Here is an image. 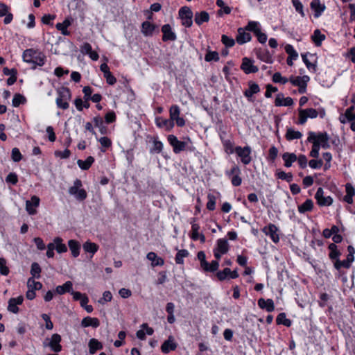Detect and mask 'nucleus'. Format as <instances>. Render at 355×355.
I'll return each mask as SVG.
<instances>
[{
  "label": "nucleus",
  "mask_w": 355,
  "mask_h": 355,
  "mask_svg": "<svg viewBox=\"0 0 355 355\" xmlns=\"http://www.w3.org/2000/svg\"><path fill=\"white\" fill-rule=\"evenodd\" d=\"M81 325L83 327H92L97 328L100 325L99 320L96 318L85 317L82 320Z\"/></svg>",
  "instance_id": "30"
},
{
  "label": "nucleus",
  "mask_w": 355,
  "mask_h": 355,
  "mask_svg": "<svg viewBox=\"0 0 355 355\" xmlns=\"http://www.w3.org/2000/svg\"><path fill=\"white\" fill-rule=\"evenodd\" d=\"M216 3L217 6H218L223 9V11H222V10H218L219 15H221L223 12L227 15H228L231 12V10H232L231 8L227 6H225V2L223 0H217Z\"/></svg>",
  "instance_id": "56"
},
{
  "label": "nucleus",
  "mask_w": 355,
  "mask_h": 355,
  "mask_svg": "<svg viewBox=\"0 0 355 355\" xmlns=\"http://www.w3.org/2000/svg\"><path fill=\"white\" fill-rule=\"evenodd\" d=\"M259 26H260V24L258 21H250L248 23L247 26L245 27V28L248 31H252L254 34H256L261 30Z\"/></svg>",
  "instance_id": "50"
},
{
  "label": "nucleus",
  "mask_w": 355,
  "mask_h": 355,
  "mask_svg": "<svg viewBox=\"0 0 355 355\" xmlns=\"http://www.w3.org/2000/svg\"><path fill=\"white\" fill-rule=\"evenodd\" d=\"M177 348V344L174 342L173 336H169L168 340H165L161 346L162 352L167 354Z\"/></svg>",
  "instance_id": "21"
},
{
  "label": "nucleus",
  "mask_w": 355,
  "mask_h": 355,
  "mask_svg": "<svg viewBox=\"0 0 355 355\" xmlns=\"http://www.w3.org/2000/svg\"><path fill=\"white\" fill-rule=\"evenodd\" d=\"M27 287L28 288L37 291L40 290L42 288V284L39 282L35 281L33 277H30L27 282Z\"/></svg>",
  "instance_id": "54"
},
{
  "label": "nucleus",
  "mask_w": 355,
  "mask_h": 355,
  "mask_svg": "<svg viewBox=\"0 0 355 355\" xmlns=\"http://www.w3.org/2000/svg\"><path fill=\"white\" fill-rule=\"evenodd\" d=\"M156 28V26L148 21H145L141 24V33L146 37L152 36Z\"/></svg>",
  "instance_id": "24"
},
{
  "label": "nucleus",
  "mask_w": 355,
  "mask_h": 355,
  "mask_svg": "<svg viewBox=\"0 0 355 355\" xmlns=\"http://www.w3.org/2000/svg\"><path fill=\"white\" fill-rule=\"evenodd\" d=\"M276 322L277 324H283L287 327H291L292 324V321L290 319L286 318L285 313H280L277 315Z\"/></svg>",
  "instance_id": "45"
},
{
  "label": "nucleus",
  "mask_w": 355,
  "mask_h": 355,
  "mask_svg": "<svg viewBox=\"0 0 355 355\" xmlns=\"http://www.w3.org/2000/svg\"><path fill=\"white\" fill-rule=\"evenodd\" d=\"M230 272L231 270L229 268H225L223 270L217 272L216 277L220 281H223L229 277Z\"/></svg>",
  "instance_id": "64"
},
{
  "label": "nucleus",
  "mask_w": 355,
  "mask_h": 355,
  "mask_svg": "<svg viewBox=\"0 0 355 355\" xmlns=\"http://www.w3.org/2000/svg\"><path fill=\"white\" fill-rule=\"evenodd\" d=\"M276 175L278 179L285 180L287 182H292L293 179V176L291 173H285L283 171H277L276 173Z\"/></svg>",
  "instance_id": "49"
},
{
  "label": "nucleus",
  "mask_w": 355,
  "mask_h": 355,
  "mask_svg": "<svg viewBox=\"0 0 355 355\" xmlns=\"http://www.w3.org/2000/svg\"><path fill=\"white\" fill-rule=\"evenodd\" d=\"M278 228L274 224L270 223L262 229V232L267 236H269L271 240L277 243L279 241V235L277 234Z\"/></svg>",
  "instance_id": "12"
},
{
  "label": "nucleus",
  "mask_w": 355,
  "mask_h": 355,
  "mask_svg": "<svg viewBox=\"0 0 355 355\" xmlns=\"http://www.w3.org/2000/svg\"><path fill=\"white\" fill-rule=\"evenodd\" d=\"M153 147L150 148V154H159L163 150V143L158 140L157 138H154L153 141Z\"/></svg>",
  "instance_id": "43"
},
{
  "label": "nucleus",
  "mask_w": 355,
  "mask_h": 355,
  "mask_svg": "<svg viewBox=\"0 0 355 355\" xmlns=\"http://www.w3.org/2000/svg\"><path fill=\"white\" fill-rule=\"evenodd\" d=\"M256 55H257V57L259 60H261L266 63H272V62H273L272 56L269 53V52L267 49L262 50V49H259L257 50Z\"/></svg>",
  "instance_id": "27"
},
{
  "label": "nucleus",
  "mask_w": 355,
  "mask_h": 355,
  "mask_svg": "<svg viewBox=\"0 0 355 355\" xmlns=\"http://www.w3.org/2000/svg\"><path fill=\"white\" fill-rule=\"evenodd\" d=\"M40 272H41V268L40 265L34 262L31 265V274L32 275V277H36L40 278Z\"/></svg>",
  "instance_id": "59"
},
{
  "label": "nucleus",
  "mask_w": 355,
  "mask_h": 355,
  "mask_svg": "<svg viewBox=\"0 0 355 355\" xmlns=\"http://www.w3.org/2000/svg\"><path fill=\"white\" fill-rule=\"evenodd\" d=\"M352 262H347V258L343 261L337 259L334 263V266L337 270H340L342 267L345 268H349Z\"/></svg>",
  "instance_id": "53"
},
{
  "label": "nucleus",
  "mask_w": 355,
  "mask_h": 355,
  "mask_svg": "<svg viewBox=\"0 0 355 355\" xmlns=\"http://www.w3.org/2000/svg\"><path fill=\"white\" fill-rule=\"evenodd\" d=\"M155 123L157 127L164 128L166 131H171L175 125L174 122L162 117H157L155 119Z\"/></svg>",
  "instance_id": "18"
},
{
  "label": "nucleus",
  "mask_w": 355,
  "mask_h": 355,
  "mask_svg": "<svg viewBox=\"0 0 355 355\" xmlns=\"http://www.w3.org/2000/svg\"><path fill=\"white\" fill-rule=\"evenodd\" d=\"M208 202L207 203V208L210 211H213L216 208V196L212 193H209L207 195Z\"/></svg>",
  "instance_id": "58"
},
{
  "label": "nucleus",
  "mask_w": 355,
  "mask_h": 355,
  "mask_svg": "<svg viewBox=\"0 0 355 355\" xmlns=\"http://www.w3.org/2000/svg\"><path fill=\"white\" fill-rule=\"evenodd\" d=\"M162 32L163 33L162 40L164 42L176 40L177 36L172 31V28L170 24L163 25L162 27Z\"/></svg>",
  "instance_id": "14"
},
{
  "label": "nucleus",
  "mask_w": 355,
  "mask_h": 355,
  "mask_svg": "<svg viewBox=\"0 0 355 355\" xmlns=\"http://www.w3.org/2000/svg\"><path fill=\"white\" fill-rule=\"evenodd\" d=\"M93 122L94 126L99 129L100 132L102 135H106L107 132V128L105 125L103 118L100 116L94 117Z\"/></svg>",
  "instance_id": "33"
},
{
  "label": "nucleus",
  "mask_w": 355,
  "mask_h": 355,
  "mask_svg": "<svg viewBox=\"0 0 355 355\" xmlns=\"http://www.w3.org/2000/svg\"><path fill=\"white\" fill-rule=\"evenodd\" d=\"M23 60L25 62L32 64V69H35L37 66L42 67L45 64L46 56L39 49H28L22 54Z\"/></svg>",
  "instance_id": "1"
},
{
  "label": "nucleus",
  "mask_w": 355,
  "mask_h": 355,
  "mask_svg": "<svg viewBox=\"0 0 355 355\" xmlns=\"http://www.w3.org/2000/svg\"><path fill=\"white\" fill-rule=\"evenodd\" d=\"M73 288V284L71 281L66 282L63 285L58 286L55 288V292L59 295H63L66 293H71Z\"/></svg>",
  "instance_id": "32"
},
{
  "label": "nucleus",
  "mask_w": 355,
  "mask_h": 355,
  "mask_svg": "<svg viewBox=\"0 0 355 355\" xmlns=\"http://www.w3.org/2000/svg\"><path fill=\"white\" fill-rule=\"evenodd\" d=\"M196 218H191V239L193 241L198 240L199 238V230H200V225L196 223Z\"/></svg>",
  "instance_id": "40"
},
{
  "label": "nucleus",
  "mask_w": 355,
  "mask_h": 355,
  "mask_svg": "<svg viewBox=\"0 0 355 355\" xmlns=\"http://www.w3.org/2000/svg\"><path fill=\"white\" fill-rule=\"evenodd\" d=\"M235 153L241 158V161L244 165H248L251 162L252 148L250 146H236L235 148Z\"/></svg>",
  "instance_id": "7"
},
{
  "label": "nucleus",
  "mask_w": 355,
  "mask_h": 355,
  "mask_svg": "<svg viewBox=\"0 0 355 355\" xmlns=\"http://www.w3.org/2000/svg\"><path fill=\"white\" fill-rule=\"evenodd\" d=\"M302 137V134L297 130H295L292 128H288L285 135V137L288 141H292L294 139H300Z\"/></svg>",
  "instance_id": "39"
},
{
  "label": "nucleus",
  "mask_w": 355,
  "mask_h": 355,
  "mask_svg": "<svg viewBox=\"0 0 355 355\" xmlns=\"http://www.w3.org/2000/svg\"><path fill=\"white\" fill-rule=\"evenodd\" d=\"M292 1V3H293V6H294L295 10L299 12L302 17H304L305 16V14L304 12V10H303V5L302 3L300 2V0H291Z\"/></svg>",
  "instance_id": "63"
},
{
  "label": "nucleus",
  "mask_w": 355,
  "mask_h": 355,
  "mask_svg": "<svg viewBox=\"0 0 355 355\" xmlns=\"http://www.w3.org/2000/svg\"><path fill=\"white\" fill-rule=\"evenodd\" d=\"M69 248L73 257H77L80 254V244L76 240H69L68 241Z\"/></svg>",
  "instance_id": "37"
},
{
  "label": "nucleus",
  "mask_w": 355,
  "mask_h": 355,
  "mask_svg": "<svg viewBox=\"0 0 355 355\" xmlns=\"http://www.w3.org/2000/svg\"><path fill=\"white\" fill-rule=\"evenodd\" d=\"M220 138L225 153H227L229 155L235 153V148H234V142L230 139H225L222 137Z\"/></svg>",
  "instance_id": "44"
},
{
  "label": "nucleus",
  "mask_w": 355,
  "mask_h": 355,
  "mask_svg": "<svg viewBox=\"0 0 355 355\" xmlns=\"http://www.w3.org/2000/svg\"><path fill=\"white\" fill-rule=\"evenodd\" d=\"M58 96L56 98V105L58 107L67 110L68 109L69 104V101L71 98V94L70 89L67 87H62L58 89Z\"/></svg>",
  "instance_id": "4"
},
{
  "label": "nucleus",
  "mask_w": 355,
  "mask_h": 355,
  "mask_svg": "<svg viewBox=\"0 0 355 355\" xmlns=\"http://www.w3.org/2000/svg\"><path fill=\"white\" fill-rule=\"evenodd\" d=\"M167 141L175 154H179L184 150L190 152L195 150V147L192 146L191 141L189 137L185 138L184 141H180L174 135H169L167 137Z\"/></svg>",
  "instance_id": "2"
},
{
  "label": "nucleus",
  "mask_w": 355,
  "mask_h": 355,
  "mask_svg": "<svg viewBox=\"0 0 355 355\" xmlns=\"http://www.w3.org/2000/svg\"><path fill=\"white\" fill-rule=\"evenodd\" d=\"M313 209V202L311 199H306L304 203L297 207L300 214H304L307 211H311Z\"/></svg>",
  "instance_id": "35"
},
{
  "label": "nucleus",
  "mask_w": 355,
  "mask_h": 355,
  "mask_svg": "<svg viewBox=\"0 0 355 355\" xmlns=\"http://www.w3.org/2000/svg\"><path fill=\"white\" fill-rule=\"evenodd\" d=\"M179 16L182 19V24L185 27H191L193 24V12L187 6L182 7L179 10Z\"/></svg>",
  "instance_id": "8"
},
{
  "label": "nucleus",
  "mask_w": 355,
  "mask_h": 355,
  "mask_svg": "<svg viewBox=\"0 0 355 355\" xmlns=\"http://www.w3.org/2000/svg\"><path fill=\"white\" fill-rule=\"evenodd\" d=\"M170 120L175 121L178 127H183L185 125V120L180 117V108L178 105H173L169 109Z\"/></svg>",
  "instance_id": "9"
},
{
  "label": "nucleus",
  "mask_w": 355,
  "mask_h": 355,
  "mask_svg": "<svg viewBox=\"0 0 355 355\" xmlns=\"http://www.w3.org/2000/svg\"><path fill=\"white\" fill-rule=\"evenodd\" d=\"M189 254V253L187 250L183 249L178 250L175 258V263L177 264H183L184 258L187 257Z\"/></svg>",
  "instance_id": "47"
},
{
  "label": "nucleus",
  "mask_w": 355,
  "mask_h": 355,
  "mask_svg": "<svg viewBox=\"0 0 355 355\" xmlns=\"http://www.w3.org/2000/svg\"><path fill=\"white\" fill-rule=\"evenodd\" d=\"M272 81L275 83L284 85L288 82V79L286 77H283L279 72H276L272 76Z\"/></svg>",
  "instance_id": "60"
},
{
  "label": "nucleus",
  "mask_w": 355,
  "mask_h": 355,
  "mask_svg": "<svg viewBox=\"0 0 355 355\" xmlns=\"http://www.w3.org/2000/svg\"><path fill=\"white\" fill-rule=\"evenodd\" d=\"M248 89L244 91L243 94L248 98V101H251L252 96L260 92V87L258 84L253 81L248 82Z\"/></svg>",
  "instance_id": "19"
},
{
  "label": "nucleus",
  "mask_w": 355,
  "mask_h": 355,
  "mask_svg": "<svg viewBox=\"0 0 355 355\" xmlns=\"http://www.w3.org/2000/svg\"><path fill=\"white\" fill-rule=\"evenodd\" d=\"M246 31H248L245 30V28H238V34L236 37V41L239 44L241 45L251 40V35Z\"/></svg>",
  "instance_id": "17"
},
{
  "label": "nucleus",
  "mask_w": 355,
  "mask_h": 355,
  "mask_svg": "<svg viewBox=\"0 0 355 355\" xmlns=\"http://www.w3.org/2000/svg\"><path fill=\"white\" fill-rule=\"evenodd\" d=\"M257 303L261 309H266L268 312H272L275 310V304L272 299L260 298Z\"/></svg>",
  "instance_id": "23"
},
{
  "label": "nucleus",
  "mask_w": 355,
  "mask_h": 355,
  "mask_svg": "<svg viewBox=\"0 0 355 355\" xmlns=\"http://www.w3.org/2000/svg\"><path fill=\"white\" fill-rule=\"evenodd\" d=\"M329 136L326 132H309L307 141H317L321 146V148L327 149L330 148L329 143Z\"/></svg>",
  "instance_id": "5"
},
{
  "label": "nucleus",
  "mask_w": 355,
  "mask_h": 355,
  "mask_svg": "<svg viewBox=\"0 0 355 355\" xmlns=\"http://www.w3.org/2000/svg\"><path fill=\"white\" fill-rule=\"evenodd\" d=\"M219 59L220 58L218 52L212 51H208L205 57V60L206 62H217L219 60Z\"/></svg>",
  "instance_id": "57"
},
{
  "label": "nucleus",
  "mask_w": 355,
  "mask_h": 355,
  "mask_svg": "<svg viewBox=\"0 0 355 355\" xmlns=\"http://www.w3.org/2000/svg\"><path fill=\"white\" fill-rule=\"evenodd\" d=\"M83 248L86 252H89L92 253V254L96 253L98 249V246L97 244L90 241H86L83 244Z\"/></svg>",
  "instance_id": "48"
},
{
  "label": "nucleus",
  "mask_w": 355,
  "mask_h": 355,
  "mask_svg": "<svg viewBox=\"0 0 355 355\" xmlns=\"http://www.w3.org/2000/svg\"><path fill=\"white\" fill-rule=\"evenodd\" d=\"M221 42L227 48H231L235 44V40L226 35H222Z\"/></svg>",
  "instance_id": "61"
},
{
  "label": "nucleus",
  "mask_w": 355,
  "mask_h": 355,
  "mask_svg": "<svg viewBox=\"0 0 355 355\" xmlns=\"http://www.w3.org/2000/svg\"><path fill=\"white\" fill-rule=\"evenodd\" d=\"M346 195L344 196V201L348 204L353 203V196L355 195V189L350 183L345 185Z\"/></svg>",
  "instance_id": "29"
},
{
  "label": "nucleus",
  "mask_w": 355,
  "mask_h": 355,
  "mask_svg": "<svg viewBox=\"0 0 355 355\" xmlns=\"http://www.w3.org/2000/svg\"><path fill=\"white\" fill-rule=\"evenodd\" d=\"M217 245L215 249L219 250L220 254H226L229 250V244L225 239H219L217 240Z\"/></svg>",
  "instance_id": "41"
},
{
  "label": "nucleus",
  "mask_w": 355,
  "mask_h": 355,
  "mask_svg": "<svg viewBox=\"0 0 355 355\" xmlns=\"http://www.w3.org/2000/svg\"><path fill=\"white\" fill-rule=\"evenodd\" d=\"M55 243V250L58 253H63L67 251V248L65 244L62 243V239L60 237H55L53 239Z\"/></svg>",
  "instance_id": "46"
},
{
  "label": "nucleus",
  "mask_w": 355,
  "mask_h": 355,
  "mask_svg": "<svg viewBox=\"0 0 355 355\" xmlns=\"http://www.w3.org/2000/svg\"><path fill=\"white\" fill-rule=\"evenodd\" d=\"M311 8L314 11V17L318 18L325 10V6L320 0H313L311 2Z\"/></svg>",
  "instance_id": "20"
},
{
  "label": "nucleus",
  "mask_w": 355,
  "mask_h": 355,
  "mask_svg": "<svg viewBox=\"0 0 355 355\" xmlns=\"http://www.w3.org/2000/svg\"><path fill=\"white\" fill-rule=\"evenodd\" d=\"M146 258L152 261L153 267L162 266L164 264V260L162 257H157V254L153 252H148Z\"/></svg>",
  "instance_id": "25"
},
{
  "label": "nucleus",
  "mask_w": 355,
  "mask_h": 355,
  "mask_svg": "<svg viewBox=\"0 0 355 355\" xmlns=\"http://www.w3.org/2000/svg\"><path fill=\"white\" fill-rule=\"evenodd\" d=\"M88 346L89 353L92 354H95L97 350L103 349L102 343L96 338L90 339L88 343Z\"/></svg>",
  "instance_id": "36"
},
{
  "label": "nucleus",
  "mask_w": 355,
  "mask_h": 355,
  "mask_svg": "<svg viewBox=\"0 0 355 355\" xmlns=\"http://www.w3.org/2000/svg\"><path fill=\"white\" fill-rule=\"evenodd\" d=\"M219 262L217 260H213L211 263L207 262V266H203L202 269L205 272H214L218 270Z\"/></svg>",
  "instance_id": "51"
},
{
  "label": "nucleus",
  "mask_w": 355,
  "mask_h": 355,
  "mask_svg": "<svg viewBox=\"0 0 355 355\" xmlns=\"http://www.w3.org/2000/svg\"><path fill=\"white\" fill-rule=\"evenodd\" d=\"M282 159L284 162V166L289 168L292 166L293 163L297 161V155L293 153H284L282 155Z\"/></svg>",
  "instance_id": "31"
},
{
  "label": "nucleus",
  "mask_w": 355,
  "mask_h": 355,
  "mask_svg": "<svg viewBox=\"0 0 355 355\" xmlns=\"http://www.w3.org/2000/svg\"><path fill=\"white\" fill-rule=\"evenodd\" d=\"M23 301L24 297L22 295L10 298L8 300V311L13 313H17L19 311L17 305L21 304Z\"/></svg>",
  "instance_id": "15"
},
{
  "label": "nucleus",
  "mask_w": 355,
  "mask_h": 355,
  "mask_svg": "<svg viewBox=\"0 0 355 355\" xmlns=\"http://www.w3.org/2000/svg\"><path fill=\"white\" fill-rule=\"evenodd\" d=\"M209 20V15L207 11L196 12L195 13L194 21L198 26L205 22H208Z\"/></svg>",
  "instance_id": "26"
},
{
  "label": "nucleus",
  "mask_w": 355,
  "mask_h": 355,
  "mask_svg": "<svg viewBox=\"0 0 355 355\" xmlns=\"http://www.w3.org/2000/svg\"><path fill=\"white\" fill-rule=\"evenodd\" d=\"M354 107L350 106L348 107L345 114L340 116V121L342 123H345L349 121L355 120V113H354Z\"/></svg>",
  "instance_id": "22"
},
{
  "label": "nucleus",
  "mask_w": 355,
  "mask_h": 355,
  "mask_svg": "<svg viewBox=\"0 0 355 355\" xmlns=\"http://www.w3.org/2000/svg\"><path fill=\"white\" fill-rule=\"evenodd\" d=\"M61 340L62 338L60 335L58 334H54L51 336L50 339H45V340L43 342V346L49 347L51 351L55 353H58L62 349V345H60Z\"/></svg>",
  "instance_id": "6"
},
{
  "label": "nucleus",
  "mask_w": 355,
  "mask_h": 355,
  "mask_svg": "<svg viewBox=\"0 0 355 355\" xmlns=\"http://www.w3.org/2000/svg\"><path fill=\"white\" fill-rule=\"evenodd\" d=\"M309 76L304 75L303 76H296L293 83L294 86H297L300 94H304L306 92L307 83L309 81Z\"/></svg>",
  "instance_id": "13"
},
{
  "label": "nucleus",
  "mask_w": 355,
  "mask_h": 355,
  "mask_svg": "<svg viewBox=\"0 0 355 355\" xmlns=\"http://www.w3.org/2000/svg\"><path fill=\"white\" fill-rule=\"evenodd\" d=\"M26 102V98L20 94H15L12 98V106L13 107H19L21 104H24Z\"/></svg>",
  "instance_id": "52"
},
{
  "label": "nucleus",
  "mask_w": 355,
  "mask_h": 355,
  "mask_svg": "<svg viewBox=\"0 0 355 355\" xmlns=\"http://www.w3.org/2000/svg\"><path fill=\"white\" fill-rule=\"evenodd\" d=\"M71 24V21L69 18H66L62 23H58L55 27L63 35L68 36L70 35V32L67 30V28Z\"/></svg>",
  "instance_id": "28"
},
{
  "label": "nucleus",
  "mask_w": 355,
  "mask_h": 355,
  "mask_svg": "<svg viewBox=\"0 0 355 355\" xmlns=\"http://www.w3.org/2000/svg\"><path fill=\"white\" fill-rule=\"evenodd\" d=\"M325 38L326 36L319 29H315L311 35V39L316 46H320Z\"/></svg>",
  "instance_id": "34"
},
{
  "label": "nucleus",
  "mask_w": 355,
  "mask_h": 355,
  "mask_svg": "<svg viewBox=\"0 0 355 355\" xmlns=\"http://www.w3.org/2000/svg\"><path fill=\"white\" fill-rule=\"evenodd\" d=\"M9 272V268L6 266V260L4 258H0V274L7 276Z\"/></svg>",
  "instance_id": "62"
},
{
  "label": "nucleus",
  "mask_w": 355,
  "mask_h": 355,
  "mask_svg": "<svg viewBox=\"0 0 355 355\" xmlns=\"http://www.w3.org/2000/svg\"><path fill=\"white\" fill-rule=\"evenodd\" d=\"M315 198L317 200V203L319 206H330L333 203V198L328 196H324V191L322 187H319L315 194Z\"/></svg>",
  "instance_id": "10"
},
{
  "label": "nucleus",
  "mask_w": 355,
  "mask_h": 355,
  "mask_svg": "<svg viewBox=\"0 0 355 355\" xmlns=\"http://www.w3.org/2000/svg\"><path fill=\"white\" fill-rule=\"evenodd\" d=\"M241 69L246 74L257 73L259 71L258 67L254 65V60L247 57L243 58Z\"/></svg>",
  "instance_id": "11"
},
{
  "label": "nucleus",
  "mask_w": 355,
  "mask_h": 355,
  "mask_svg": "<svg viewBox=\"0 0 355 355\" xmlns=\"http://www.w3.org/2000/svg\"><path fill=\"white\" fill-rule=\"evenodd\" d=\"M94 162V158L92 156H89L85 161L78 159L77 164L82 170H88Z\"/></svg>",
  "instance_id": "42"
},
{
  "label": "nucleus",
  "mask_w": 355,
  "mask_h": 355,
  "mask_svg": "<svg viewBox=\"0 0 355 355\" xmlns=\"http://www.w3.org/2000/svg\"><path fill=\"white\" fill-rule=\"evenodd\" d=\"M68 193L78 201H83L87 197L86 190L83 188L82 181L78 178L74 180L73 185L69 188Z\"/></svg>",
  "instance_id": "3"
},
{
  "label": "nucleus",
  "mask_w": 355,
  "mask_h": 355,
  "mask_svg": "<svg viewBox=\"0 0 355 355\" xmlns=\"http://www.w3.org/2000/svg\"><path fill=\"white\" fill-rule=\"evenodd\" d=\"M174 311L175 304L173 302H168L166 305V311L168 313L167 321L170 324H173L175 322Z\"/></svg>",
  "instance_id": "38"
},
{
  "label": "nucleus",
  "mask_w": 355,
  "mask_h": 355,
  "mask_svg": "<svg viewBox=\"0 0 355 355\" xmlns=\"http://www.w3.org/2000/svg\"><path fill=\"white\" fill-rule=\"evenodd\" d=\"M40 198L36 196H33L31 200L26 202V210L30 215L36 214V209L34 207H37L40 205Z\"/></svg>",
  "instance_id": "16"
},
{
  "label": "nucleus",
  "mask_w": 355,
  "mask_h": 355,
  "mask_svg": "<svg viewBox=\"0 0 355 355\" xmlns=\"http://www.w3.org/2000/svg\"><path fill=\"white\" fill-rule=\"evenodd\" d=\"M285 51L288 55V58H291V59H294V60L297 59L298 53L294 49L293 46L291 44H287L285 46Z\"/></svg>",
  "instance_id": "55"
}]
</instances>
